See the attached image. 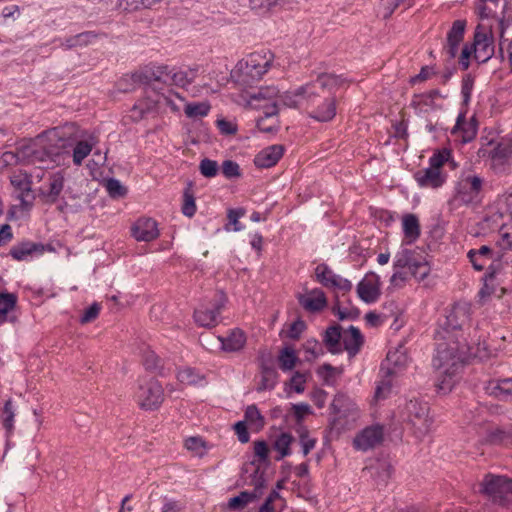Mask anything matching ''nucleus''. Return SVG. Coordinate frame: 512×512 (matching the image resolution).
<instances>
[{
	"label": "nucleus",
	"instance_id": "nucleus-1",
	"mask_svg": "<svg viewBox=\"0 0 512 512\" xmlns=\"http://www.w3.org/2000/svg\"><path fill=\"white\" fill-rule=\"evenodd\" d=\"M470 310V305L466 302L455 303L446 315L443 330L437 332L436 354L432 364L440 375L447 377L438 385L439 390L451 389L452 376L470 352L466 339L459 335V331L470 320Z\"/></svg>",
	"mask_w": 512,
	"mask_h": 512
},
{
	"label": "nucleus",
	"instance_id": "nucleus-2",
	"mask_svg": "<svg viewBox=\"0 0 512 512\" xmlns=\"http://www.w3.org/2000/svg\"><path fill=\"white\" fill-rule=\"evenodd\" d=\"M343 83L341 76L321 73L314 81L303 86L302 92L307 93L306 105L312 109L311 117L320 122L335 117L336 99L333 94Z\"/></svg>",
	"mask_w": 512,
	"mask_h": 512
},
{
	"label": "nucleus",
	"instance_id": "nucleus-3",
	"mask_svg": "<svg viewBox=\"0 0 512 512\" xmlns=\"http://www.w3.org/2000/svg\"><path fill=\"white\" fill-rule=\"evenodd\" d=\"M273 60L274 55L269 50L253 52L237 63L232 75L240 85L252 86L268 72Z\"/></svg>",
	"mask_w": 512,
	"mask_h": 512
},
{
	"label": "nucleus",
	"instance_id": "nucleus-4",
	"mask_svg": "<svg viewBox=\"0 0 512 512\" xmlns=\"http://www.w3.org/2000/svg\"><path fill=\"white\" fill-rule=\"evenodd\" d=\"M479 492L493 503L507 506L512 503V480L505 476L488 473L479 484Z\"/></svg>",
	"mask_w": 512,
	"mask_h": 512
},
{
	"label": "nucleus",
	"instance_id": "nucleus-5",
	"mask_svg": "<svg viewBox=\"0 0 512 512\" xmlns=\"http://www.w3.org/2000/svg\"><path fill=\"white\" fill-rule=\"evenodd\" d=\"M331 410L333 414L331 426L339 432L349 429L359 416L356 404L342 393L335 395L331 403Z\"/></svg>",
	"mask_w": 512,
	"mask_h": 512
},
{
	"label": "nucleus",
	"instance_id": "nucleus-6",
	"mask_svg": "<svg viewBox=\"0 0 512 512\" xmlns=\"http://www.w3.org/2000/svg\"><path fill=\"white\" fill-rule=\"evenodd\" d=\"M428 412L427 403L409 400L401 409L400 418L410 424L415 429L416 434L423 436L428 433L431 425Z\"/></svg>",
	"mask_w": 512,
	"mask_h": 512
},
{
	"label": "nucleus",
	"instance_id": "nucleus-7",
	"mask_svg": "<svg viewBox=\"0 0 512 512\" xmlns=\"http://www.w3.org/2000/svg\"><path fill=\"white\" fill-rule=\"evenodd\" d=\"M395 268H407L417 279L423 280L430 272V267L422 252L402 249L395 256Z\"/></svg>",
	"mask_w": 512,
	"mask_h": 512
},
{
	"label": "nucleus",
	"instance_id": "nucleus-8",
	"mask_svg": "<svg viewBox=\"0 0 512 512\" xmlns=\"http://www.w3.org/2000/svg\"><path fill=\"white\" fill-rule=\"evenodd\" d=\"M174 98L183 100L177 93L171 89H166V92L160 91L157 94L137 102L131 109V117L134 120H140L143 118L145 111H151L163 104L169 106L172 111H178L179 107L176 105Z\"/></svg>",
	"mask_w": 512,
	"mask_h": 512
},
{
	"label": "nucleus",
	"instance_id": "nucleus-9",
	"mask_svg": "<svg viewBox=\"0 0 512 512\" xmlns=\"http://www.w3.org/2000/svg\"><path fill=\"white\" fill-rule=\"evenodd\" d=\"M135 399L141 409L156 410L164 401L163 387L154 379L139 383Z\"/></svg>",
	"mask_w": 512,
	"mask_h": 512
},
{
	"label": "nucleus",
	"instance_id": "nucleus-10",
	"mask_svg": "<svg viewBox=\"0 0 512 512\" xmlns=\"http://www.w3.org/2000/svg\"><path fill=\"white\" fill-rule=\"evenodd\" d=\"M484 179L472 172H465L456 184V197L464 204L478 201L483 190Z\"/></svg>",
	"mask_w": 512,
	"mask_h": 512
},
{
	"label": "nucleus",
	"instance_id": "nucleus-11",
	"mask_svg": "<svg viewBox=\"0 0 512 512\" xmlns=\"http://www.w3.org/2000/svg\"><path fill=\"white\" fill-rule=\"evenodd\" d=\"M278 88L275 86L261 87L257 92L249 94V105L260 109L266 117H275L278 114Z\"/></svg>",
	"mask_w": 512,
	"mask_h": 512
},
{
	"label": "nucleus",
	"instance_id": "nucleus-12",
	"mask_svg": "<svg viewBox=\"0 0 512 512\" xmlns=\"http://www.w3.org/2000/svg\"><path fill=\"white\" fill-rule=\"evenodd\" d=\"M225 295L220 293L217 299L210 305H201L194 311V320L198 326L214 328L220 323V315L225 306Z\"/></svg>",
	"mask_w": 512,
	"mask_h": 512
},
{
	"label": "nucleus",
	"instance_id": "nucleus-13",
	"mask_svg": "<svg viewBox=\"0 0 512 512\" xmlns=\"http://www.w3.org/2000/svg\"><path fill=\"white\" fill-rule=\"evenodd\" d=\"M6 161L15 160L16 163L37 164L45 163L50 159V154L46 149L37 144L22 146L16 152L5 153Z\"/></svg>",
	"mask_w": 512,
	"mask_h": 512
},
{
	"label": "nucleus",
	"instance_id": "nucleus-14",
	"mask_svg": "<svg viewBox=\"0 0 512 512\" xmlns=\"http://www.w3.org/2000/svg\"><path fill=\"white\" fill-rule=\"evenodd\" d=\"M494 39L490 30L478 25L473 42L474 58L479 63L487 62L494 54Z\"/></svg>",
	"mask_w": 512,
	"mask_h": 512
},
{
	"label": "nucleus",
	"instance_id": "nucleus-15",
	"mask_svg": "<svg viewBox=\"0 0 512 512\" xmlns=\"http://www.w3.org/2000/svg\"><path fill=\"white\" fill-rule=\"evenodd\" d=\"M11 185L18 193L17 198L21 202V206L28 210L32 207L35 196L32 192V177L24 171H17L10 177Z\"/></svg>",
	"mask_w": 512,
	"mask_h": 512
},
{
	"label": "nucleus",
	"instance_id": "nucleus-16",
	"mask_svg": "<svg viewBox=\"0 0 512 512\" xmlns=\"http://www.w3.org/2000/svg\"><path fill=\"white\" fill-rule=\"evenodd\" d=\"M254 485L252 492L242 491L239 495L230 498L228 507L230 509L239 510L244 508L247 504L259 498L262 494V489L265 486V479L263 473H259V469L255 470V475L251 481Z\"/></svg>",
	"mask_w": 512,
	"mask_h": 512
},
{
	"label": "nucleus",
	"instance_id": "nucleus-17",
	"mask_svg": "<svg viewBox=\"0 0 512 512\" xmlns=\"http://www.w3.org/2000/svg\"><path fill=\"white\" fill-rule=\"evenodd\" d=\"M383 438L384 431L382 426L373 425L359 432L353 440V445L355 449L365 452L381 444Z\"/></svg>",
	"mask_w": 512,
	"mask_h": 512
},
{
	"label": "nucleus",
	"instance_id": "nucleus-18",
	"mask_svg": "<svg viewBox=\"0 0 512 512\" xmlns=\"http://www.w3.org/2000/svg\"><path fill=\"white\" fill-rule=\"evenodd\" d=\"M315 276L317 281L327 288L343 292H349L352 289V283L348 279L336 275L326 264H319L315 268Z\"/></svg>",
	"mask_w": 512,
	"mask_h": 512
},
{
	"label": "nucleus",
	"instance_id": "nucleus-19",
	"mask_svg": "<svg viewBox=\"0 0 512 512\" xmlns=\"http://www.w3.org/2000/svg\"><path fill=\"white\" fill-rule=\"evenodd\" d=\"M357 294L365 303L376 302L381 295L379 276L373 272L366 274L357 285Z\"/></svg>",
	"mask_w": 512,
	"mask_h": 512
},
{
	"label": "nucleus",
	"instance_id": "nucleus-20",
	"mask_svg": "<svg viewBox=\"0 0 512 512\" xmlns=\"http://www.w3.org/2000/svg\"><path fill=\"white\" fill-rule=\"evenodd\" d=\"M407 361L408 357L402 347L389 351L381 364L380 373L386 378L395 377L406 366Z\"/></svg>",
	"mask_w": 512,
	"mask_h": 512
},
{
	"label": "nucleus",
	"instance_id": "nucleus-21",
	"mask_svg": "<svg viewBox=\"0 0 512 512\" xmlns=\"http://www.w3.org/2000/svg\"><path fill=\"white\" fill-rule=\"evenodd\" d=\"M489 157L493 167L512 164V136L502 137L490 151Z\"/></svg>",
	"mask_w": 512,
	"mask_h": 512
},
{
	"label": "nucleus",
	"instance_id": "nucleus-22",
	"mask_svg": "<svg viewBox=\"0 0 512 512\" xmlns=\"http://www.w3.org/2000/svg\"><path fill=\"white\" fill-rule=\"evenodd\" d=\"M169 69L170 67L167 65H160L151 68L145 73L144 77L147 82L146 98H149L160 92L162 89L160 84L168 83Z\"/></svg>",
	"mask_w": 512,
	"mask_h": 512
},
{
	"label": "nucleus",
	"instance_id": "nucleus-23",
	"mask_svg": "<svg viewBox=\"0 0 512 512\" xmlns=\"http://www.w3.org/2000/svg\"><path fill=\"white\" fill-rule=\"evenodd\" d=\"M132 235L137 241H153L159 236L157 222L152 218L138 219L132 227Z\"/></svg>",
	"mask_w": 512,
	"mask_h": 512
},
{
	"label": "nucleus",
	"instance_id": "nucleus-24",
	"mask_svg": "<svg viewBox=\"0 0 512 512\" xmlns=\"http://www.w3.org/2000/svg\"><path fill=\"white\" fill-rule=\"evenodd\" d=\"M414 178L422 188L437 189L445 183L447 175L429 166L417 171Z\"/></svg>",
	"mask_w": 512,
	"mask_h": 512
},
{
	"label": "nucleus",
	"instance_id": "nucleus-25",
	"mask_svg": "<svg viewBox=\"0 0 512 512\" xmlns=\"http://www.w3.org/2000/svg\"><path fill=\"white\" fill-rule=\"evenodd\" d=\"M451 134L458 137L462 143L471 142L477 135V125L474 119L467 121L463 114H459Z\"/></svg>",
	"mask_w": 512,
	"mask_h": 512
},
{
	"label": "nucleus",
	"instance_id": "nucleus-26",
	"mask_svg": "<svg viewBox=\"0 0 512 512\" xmlns=\"http://www.w3.org/2000/svg\"><path fill=\"white\" fill-rule=\"evenodd\" d=\"M217 339L221 343V349L225 352L241 351L247 341L246 334L239 328H234L227 336H218Z\"/></svg>",
	"mask_w": 512,
	"mask_h": 512
},
{
	"label": "nucleus",
	"instance_id": "nucleus-27",
	"mask_svg": "<svg viewBox=\"0 0 512 512\" xmlns=\"http://www.w3.org/2000/svg\"><path fill=\"white\" fill-rule=\"evenodd\" d=\"M466 22L456 20L447 34L446 53L450 58H455L458 53L459 44L462 42L465 32Z\"/></svg>",
	"mask_w": 512,
	"mask_h": 512
},
{
	"label": "nucleus",
	"instance_id": "nucleus-28",
	"mask_svg": "<svg viewBox=\"0 0 512 512\" xmlns=\"http://www.w3.org/2000/svg\"><path fill=\"white\" fill-rule=\"evenodd\" d=\"M284 147L282 145H271L261 150L254 159V164L259 168H270L283 156Z\"/></svg>",
	"mask_w": 512,
	"mask_h": 512
},
{
	"label": "nucleus",
	"instance_id": "nucleus-29",
	"mask_svg": "<svg viewBox=\"0 0 512 512\" xmlns=\"http://www.w3.org/2000/svg\"><path fill=\"white\" fill-rule=\"evenodd\" d=\"M298 301L309 312L321 311L327 305L325 293L320 289H313L306 295H300Z\"/></svg>",
	"mask_w": 512,
	"mask_h": 512
},
{
	"label": "nucleus",
	"instance_id": "nucleus-30",
	"mask_svg": "<svg viewBox=\"0 0 512 512\" xmlns=\"http://www.w3.org/2000/svg\"><path fill=\"white\" fill-rule=\"evenodd\" d=\"M342 341L349 357H354L360 351L364 343L360 330L354 326H350L349 329L344 332Z\"/></svg>",
	"mask_w": 512,
	"mask_h": 512
},
{
	"label": "nucleus",
	"instance_id": "nucleus-31",
	"mask_svg": "<svg viewBox=\"0 0 512 512\" xmlns=\"http://www.w3.org/2000/svg\"><path fill=\"white\" fill-rule=\"evenodd\" d=\"M42 253L43 245L30 241H24L14 245L10 249V255L17 261L27 260L33 253Z\"/></svg>",
	"mask_w": 512,
	"mask_h": 512
},
{
	"label": "nucleus",
	"instance_id": "nucleus-32",
	"mask_svg": "<svg viewBox=\"0 0 512 512\" xmlns=\"http://www.w3.org/2000/svg\"><path fill=\"white\" fill-rule=\"evenodd\" d=\"M489 394L503 401L512 400V378L499 379L492 381L487 387Z\"/></svg>",
	"mask_w": 512,
	"mask_h": 512
},
{
	"label": "nucleus",
	"instance_id": "nucleus-33",
	"mask_svg": "<svg viewBox=\"0 0 512 512\" xmlns=\"http://www.w3.org/2000/svg\"><path fill=\"white\" fill-rule=\"evenodd\" d=\"M341 340L342 333L339 325H333L326 329L323 336V343L330 353L338 354L342 352Z\"/></svg>",
	"mask_w": 512,
	"mask_h": 512
},
{
	"label": "nucleus",
	"instance_id": "nucleus-34",
	"mask_svg": "<svg viewBox=\"0 0 512 512\" xmlns=\"http://www.w3.org/2000/svg\"><path fill=\"white\" fill-rule=\"evenodd\" d=\"M303 86L298 88L295 92H284L280 94L278 90L277 102H278V111L281 106L295 108L302 104L303 102L307 103V93L302 92Z\"/></svg>",
	"mask_w": 512,
	"mask_h": 512
},
{
	"label": "nucleus",
	"instance_id": "nucleus-35",
	"mask_svg": "<svg viewBox=\"0 0 512 512\" xmlns=\"http://www.w3.org/2000/svg\"><path fill=\"white\" fill-rule=\"evenodd\" d=\"M496 248L498 249L497 258L501 259L506 252L512 250V223L503 224L498 232V239L496 240Z\"/></svg>",
	"mask_w": 512,
	"mask_h": 512
},
{
	"label": "nucleus",
	"instance_id": "nucleus-36",
	"mask_svg": "<svg viewBox=\"0 0 512 512\" xmlns=\"http://www.w3.org/2000/svg\"><path fill=\"white\" fill-rule=\"evenodd\" d=\"M98 140L90 135L87 139L78 141L73 149V163L81 165L82 161L91 153Z\"/></svg>",
	"mask_w": 512,
	"mask_h": 512
},
{
	"label": "nucleus",
	"instance_id": "nucleus-37",
	"mask_svg": "<svg viewBox=\"0 0 512 512\" xmlns=\"http://www.w3.org/2000/svg\"><path fill=\"white\" fill-rule=\"evenodd\" d=\"M64 188V177L60 173H55L50 178L49 190L42 193L44 202L54 204Z\"/></svg>",
	"mask_w": 512,
	"mask_h": 512
},
{
	"label": "nucleus",
	"instance_id": "nucleus-38",
	"mask_svg": "<svg viewBox=\"0 0 512 512\" xmlns=\"http://www.w3.org/2000/svg\"><path fill=\"white\" fill-rule=\"evenodd\" d=\"M196 69H189L188 71L176 70L175 68L169 69L168 85H176L178 87H186L190 85L196 77Z\"/></svg>",
	"mask_w": 512,
	"mask_h": 512
},
{
	"label": "nucleus",
	"instance_id": "nucleus-39",
	"mask_svg": "<svg viewBox=\"0 0 512 512\" xmlns=\"http://www.w3.org/2000/svg\"><path fill=\"white\" fill-rule=\"evenodd\" d=\"M402 227L405 239L410 244L416 241L420 236V224L416 215L406 214L402 219Z\"/></svg>",
	"mask_w": 512,
	"mask_h": 512
},
{
	"label": "nucleus",
	"instance_id": "nucleus-40",
	"mask_svg": "<svg viewBox=\"0 0 512 512\" xmlns=\"http://www.w3.org/2000/svg\"><path fill=\"white\" fill-rule=\"evenodd\" d=\"M293 442L294 437L290 433L282 432L276 436L272 443V447L279 455L275 459L279 461L284 457L289 456L291 454L290 446Z\"/></svg>",
	"mask_w": 512,
	"mask_h": 512
},
{
	"label": "nucleus",
	"instance_id": "nucleus-41",
	"mask_svg": "<svg viewBox=\"0 0 512 512\" xmlns=\"http://www.w3.org/2000/svg\"><path fill=\"white\" fill-rule=\"evenodd\" d=\"M410 106L418 115L428 114L430 111L437 108L435 102L431 99V96L425 93L415 94L412 97Z\"/></svg>",
	"mask_w": 512,
	"mask_h": 512
},
{
	"label": "nucleus",
	"instance_id": "nucleus-42",
	"mask_svg": "<svg viewBox=\"0 0 512 512\" xmlns=\"http://www.w3.org/2000/svg\"><path fill=\"white\" fill-rule=\"evenodd\" d=\"M17 303V296L14 293H0V325L9 320V314L12 312Z\"/></svg>",
	"mask_w": 512,
	"mask_h": 512
},
{
	"label": "nucleus",
	"instance_id": "nucleus-43",
	"mask_svg": "<svg viewBox=\"0 0 512 512\" xmlns=\"http://www.w3.org/2000/svg\"><path fill=\"white\" fill-rule=\"evenodd\" d=\"M143 365L147 371L164 375L163 360L154 351L147 350L143 354Z\"/></svg>",
	"mask_w": 512,
	"mask_h": 512
},
{
	"label": "nucleus",
	"instance_id": "nucleus-44",
	"mask_svg": "<svg viewBox=\"0 0 512 512\" xmlns=\"http://www.w3.org/2000/svg\"><path fill=\"white\" fill-rule=\"evenodd\" d=\"M96 37L97 35L94 32L86 31L66 38L61 45L67 49L86 46L89 43H91Z\"/></svg>",
	"mask_w": 512,
	"mask_h": 512
},
{
	"label": "nucleus",
	"instance_id": "nucleus-45",
	"mask_svg": "<svg viewBox=\"0 0 512 512\" xmlns=\"http://www.w3.org/2000/svg\"><path fill=\"white\" fill-rule=\"evenodd\" d=\"M211 105L207 101L190 102L185 105L184 112L188 118H202L208 115Z\"/></svg>",
	"mask_w": 512,
	"mask_h": 512
},
{
	"label": "nucleus",
	"instance_id": "nucleus-46",
	"mask_svg": "<svg viewBox=\"0 0 512 512\" xmlns=\"http://www.w3.org/2000/svg\"><path fill=\"white\" fill-rule=\"evenodd\" d=\"M277 371L273 367L263 366L261 370V381L257 391L272 390L277 382Z\"/></svg>",
	"mask_w": 512,
	"mask_h": 512
},
{
	"label": "nucleus",
	"instance_id": "nucleus-47",
	"mask_svg": "<svg viewBox=\"0 0 512 512\" xmlns=\"http://www.w3.org/2000/svg\"><path fill=\"white\" fill-rule=\"evenodd\" d=\"M508 428L496 427L487 432L485 441L491 445H510Z\"/></svg>",
	"mask_w": 512,
	"mask_h": 512
},
{
	"label": "nucleus",
	"instance_id": "nucleus-48",
	"mask_svg": "<svg viewBox=\"0 0 512 512\" xmlns=\"http://www.w3.org/2000/svg\"><path fill=\"white\" fill-rule=\"evenodd\" d=\"M297 361L298 357L296 356L293 348L285 347L280 351V354L278 356V363L279 367L283 371L292 370L295 367Z\"/></svg>",
	"mask_w": 512,
	"mask_h": 512
},
{
	"label": "nucleus",
	"instance_id": "nucleus-49",
	"mask_svg": "<svg viewBox=\"0 0 512 512\" xmlns=\"http://www.w3.org/2000/svg\"><path fill=\"white\" fill-rule=\"evenodd\" d=\"M177 379L187 385H197L204 380V376L194 368L186 367L177 374Z\"/></svg>",
	"mask_w": 512,
	"mask_h": 512
},
{
	"label": "nucleus",
	"instance_id": "nucleus-50",
	"mask_svg": "<svg viewBox=\"0 0 512 512\" xmlns=\"http://www.w3.org/2000/svg\"><path fill=\"white\" fill-rule=\"evenodd\" d=\"M252 10L267 12L271 9L282 6L286 0H244Z\"/></svg>",
	"mask_w": 512,
	"mask_h": 512
},
{
	"label": "nucleus",
	"instance_id": "nucleus-51",
	"mask_svg": "<svg viewBox=\"0 0 512 512\" xmlns=\"http://www.w3.org/2000/svg\"><path fill=\"white\" fill-rule=\"evenodd\" d=\"M244 422L258 430L264 426V417L255 405H250L245 410Z\"/></svg>",
	"mask_w": 512,
	"mask_h": 512
},
{
	"label": "nucleus",
	"instance_id": "nucleus-52",
	"mask_svg": "<svg viewBox=\"0 0 512 512\" xmlns=\"http://www.w3.org/2000/svg\"><path fill=\"white\" fill-rule=\"evenodd\" d=\"M104 186L112 198H122L127 194V188L118 179L109 178L105 181Z\"/></svg>",
	"mask_w": 512,
	"mask_h": 512
},
{
	"label": "nucleus",
	"instance_id": "nucleus-53",
	"mask_svg": "<svg viewBox=\"0 0 512 512\" xmlns=\"http://www.w3.org/2000/svg\"><path fill=\"white\" fill-rule=\"evenodd\" d=\"M392 379L393 377L386 378L385 375L382 374V379L378 382L374 393V399L376 401L384 400L389 396L392 390Z\"/></svg>",
	"mask_w": 512,
	"mask_h": 512
},
{
	"label": "nucleus",
	"instance_id": "nucleus-54",
	"mask_svg": "<svg viewBox=\"0 0 512 512\" xmlns=\"http://www.w3.org/2000/svg\"><path fill=\"white\" fill-rule=\"evenodd\" d=\"M298 432L302 453L304 456H306L315 448L316 439L310 437L309 431L306 427H301Z\"/></svg>",
	"mask_w": 512,
	"mask_h": 512
},
{
	"label": "nucleus",
	"instance_id": "nucleus-55",
	"mask_svg": "<svg viewBox=\"0 0 512 512\" xmlns=\"http://www.w3.org/2000/svg\"><path fill=\"white\" fill-rule=\"evenodd\" d=\"M451 152L448 149H442L434 153L429 159V166L442 171V167L445 163L450 161Z\"/></svg>",
	"mask_w": 512,
	"mask_h": 512
},
{
	"label": "nucleus",
	"instance_id": "nucleus-56",
	"mask_svg": "<svg viewBox=\"0 0 512 512\" xmlns=\"http://www.w3.org/2000/svg\"><path fill=\"white\" fill-rule=\"evenodd\" d=\"M199 171L202 176L206 178H213L219 172V165L215 160L204 158L199 163Z\"/></svg>",
	"mask_w": 512,
	"mask_h": 512
},
{
	"label": "nucleus",
	"instance_id": "nucleus-57",
	"mask_svg": "<svg viewBox=\"0 0 512 512\" xmlns=\"http://www.w3.org/2000/svg\"><path fill=\"white\" fill-rule=\"evenodd\" d=\"M14 411H13V408H12V401L11 399H8L5 404H4V407H3V411H2V423H3V426L4 428L8 431V432H11L13 430V427H14Z\"/></svg>",
	"mask_w": 512,
	"mask_h": 512
},
{
	"label": "nucleus",
	"instance_id": "nucleus-58",
	"mask_svg": "<svg viewBox=\"0 0 512 512\" xmlns=\"http://www.w3.org/2000/svg\"><path fill=\"white\" fill-rule=\"evenodd\" d=\"M375 469L376 477L382 482H386L393 473V467L390 462L381 460L377 462V465L373 467Z\"/></svg>",
	"mask_w": 512,
	"mask_h": 512
},
{
	"label": "nucleus",
	"instance_id": "nucleus-59",
	"mask_svg": "<svg viewBox=\"0 0 512 512\" xmlns=\"http://www.w3.org/2000/svg\"><path fill=\"white\" fill-rule=\"evenodd\" d=\"M184 200L182 205V213L185 216L192 217L196 212V204L193 193L190 188L184 191Z\"/></svg>",
	"mask_w": 512,
	"mask_h": 512
},
{
	"label": "nucleus",
	"instance_id": "nucleus-60",
	"mask_svg": "<svg viewBox=\"0 0 512 512\" xmlns=\"http://www.w3.org/2000/svg\"><path fill=\"white\" fill-rule=\"evenodd\" d=\"M221 172L227 179L238 178L241 176L238 163L233 160H225L221 165Z\"/></svg>",
	"mask_w": 512,
	"mask_h": 512
},
{
	"label": "nucleus",
	"instance_id": "nucleus-61",
	"mask_svg": "<svg viewBox=\"0 0 512 512\" xmlns=\"http://www.w3.org/2000/svg\"><path fill=\"white\" fill-rule=\"evenodd\" d=\"M277 116L275 117H266L265 114H263L262 117H260L257 120L256 126L259 129V131L264 133H270L274 130H276V124H277Z\"/></svg>",
	"mask_w": 512,
	"mask_h": 512
},
{
	"label": "nucleus",
	"instance_id": "nucleus-62",
	"mask_svg": "<svg viewBox=\"0 0 512 512\" xmlns=\"http://www.w3.org/2000/svg\"><path fill=\"white\" fill-rule=\"evenodd\" d=\"M99 312H100V305L97 303H93L87 309H85V311L83 312V314L80 318V322L82 324L92 322L93 320H95L98 317Z\"/></svg>",
	"mask_w": 512,
	"mask_h": 512
},
{
	"label": "nucleus",
	"instance_id": "nucleus-63",
	"mask_svg": "<svg viewBox=\"0 0 512 512\" xmlns=\"http://www.w3.org/2000/svg\"><path fill=\"white\" fill-rule=\"evenodd\" d=\"M245 214V211L244 209L242 208H239V209H230L228 211V220H229V224H232L233 225V230L234 231H240L242 230V226L240 225L239 223V219L244 216Z\"/></svg>",
	"mask_w": 512,
	"mask_h": 512
},
{
	"label": "nucleus",
	"instance_id": "nucleus-64",
	"mask_svg": "<svg viewBox=\"0 0 512 512\" xmlns=\"http://www.w3.org/2000/svg\"><path fill=\"white\" fill-rule=\"evenodd\" d=\"M305 328V322L303 320L298 319L290 325V328L287 332V336L293 340L299 339L300 335L305 330Z\"/></svg>",
	"mask_w": 512,
	"mask_h": 512
}]
</instances>
